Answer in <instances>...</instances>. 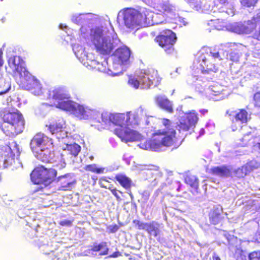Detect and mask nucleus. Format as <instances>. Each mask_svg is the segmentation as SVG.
Instances as JSON below:
<instances>
[{
  "label": "nucleus",
  "mask_w": 260,
  "mask_h": 260,
  "mask_svg": "<svg viewBox=\"0 0 260 260\" xmlns=\"http://www.w3.org/2000/svg\"><path fill=\"white\" fill-rule=\"evenodd\" d=\"M119 14L122 17L124 25L131 30L153 24L152 13L145 8H124L119 11Z\"/></svg>",
  "instance_id": "nucleus-1"
},
{
  "label": "nucleus",
  "mask_w": 260,
  "mask_h": 260,
  "mask_svg": "<svg viewBox=\"0 0 260 260\" xmlns=\"http://www.w3.org/2000/svg\"><path fill=\"white\" fill-rule=\"evenodd\" d=\"M161 122L165 128L155 132L151 139L145 142V148L154 151H159L162 147L172 146L176 140V130L172 126L171 121L166 118L161 119Z\"/></svg>",
  "instance_id": "nucleus-2"
},
{
  "label": "nucleus",
  "mask_w": 260,
  "mask_h": 260,
  "mask_svg": "<svg viewBox=\"0 0 260 260\" xmlns=\"http://www.w3.org/2000/svg\"><path fill=\"white\" fill-rule=\"evenodd\" d=\"M0 128L7 136L14 137L22 133L25 119L17 109L4 110L0 112Z\"/></svg>",
  "instance_id": "nucleus-3"
},
{
  "label": "nucleus",
  "mask_w": 260,
  "mask_h": 260,
  "mask_svg": "<svg viewBox=\"0 0 260 260\" xmlns=\"http://www.w3.org/2000/svg\"><path fill=\"white\" fill-rule=\"evenodd\" d=\"M70 94L68 90L63 87H55L48 91V99L50 106L66 111L74 108V101L70 100Z\"/></svg>",
  "instance_id": "nucleus-4"
},
{
  "label": "nucleus",
  "mask_w": 260,
  "mask_h": 260,
  "mask_svg": "<svg viewBox=\"0 0 260 260\" xmlns=\"http://www.w3.org/2000/svg\"><path fill=\"white\" fill-rule=\"evenodd\" d=\"M154 42L165 52L172 55L175 52V45L177 41L175 32L170 29H165L160 31L154 38Z\"/></svg>",
  "instance_id": "nucleus-5"
},
{
  "label": "nucleus",
  "mask_w": 260,
  "mask_h": 260,
  "mask_svg": "<svg viewBox=\"0 0 260 260\" xmlns=\"http://www.w3.org/2000/svg\"><path fill=\"white\" fill-rule=\"evenodd\" d=\"M56 176L57 171L55 169L39 166L31 172L30 178L35 184H43L47 186L55 180Z\"/></svg>",
  "instance_id": "nucleus-6"
},
{
  "label": "nucleus",
  "mask_w": 260,
  "mask_h": 260,
  "mask_svg": "<svg viewBox=\"0 0 260 260\" xmlns=\"http://www.w3.org/2000/svg\"><path fill=\"white\" fill-rule=\"evenodd\" d=\"M102 35V31L100 29H94L91 41L98 53L103 55H109L114 49L113 40L103 38Z\"/></svg>",
  "instance_id": "nucleus-7"
},
{
  "label": "nucleus",
  "mask_w": 260,
  "mask_h": 260,
  "mask_svg": "<svg viewBox=\"0 0 260 260\" xmlns=\"http://www.w3.org/2000/svg\"><path fill=\"white\" fill-rule=\"evenodd\" d=\"M6 70L8 74L11 75L14 78H21L22 73L25 74L27 71L24 66L23 59L18 55H13L8 59V68Z\"/></svg>",
  "instance_id": "nucleus-8"
},
{
  "label": "nucleus",
  "mask_w": 260,
  "mask_h": 260,
  "mask_svg": "<svg viewBox=\"0 0 260 260\" xmlns=\"http://www.w3.org/2000/svg\"><path fill=\"white\" fill-rule=\"evenodd\" d=\"M30 146L32 151H43L52 148L54 146L53 140L43 133L36 134L31 140Z\"/></svg>",
  "instance_id": "nucleus-9"
},
{
  "label": "nucleus",
  "mask_w": 260,
  "mask_h": 260,
  "mask_svg": "<svg viewBox=\"0 0 260 260\" xmlns=\"http://www.w3.org/2000/svg\"><path fill=\"white\" fill-rule=\"evenodd\" d=\"M135 115L131 112L126 113H114L109 115V120L116 125L122 126V125H131L134 124V120Z\"/></svg>",
  "instance_id": "nucleus-10"
},
{
  "label": "nucleus",
  "mask_w": 260,
  "mask_h": 260,
  "mask_svg": "<svg viewBox=\"0 0 260 260\" xmlns=\"http://www.w3.org/2000/svg\"><path fill=\"white\" fill-rule=\"evenodd\" d=\"M24 79L22 82L24 87L30 91L33 94L39 95L42 93L41 83L35 77L30 75L28 72L24 74Z\"/></svg>",
  "instance_id": "nucleus-11"
},
{
  "label": "nucleus",
  "mask_w": 260,
  "mask_h": 260,
  "mask_svg": "<svg viewBox=\"0 0 260 260\" xmlns=\"http://www.w3.org/2000/svg\"><path fill=\"white\" fill-rule=\"evenodd\" d=\"M198 121V114L194 111L189 112L181 119L177 125L180 133L188 131L193 128Z\"/></svg>",
  "instance_id": "nucleus-12"
},
{
  "label": "nucleus",
  "mask_w": 260,
  "mask_h": 260,
  "mask_svg": "<svg viewBox=\"0 0 260 260\" xmlns=\"http://www.w3.org/2000/svg\"><path fill=\"white\" fill-rule=\"evenodd\" d=\"M199 62L201 67L202 73H209L210 72L215 73L218 70V67L212 60L208 52H202L198 57Z\"/></svg>",
  "instance_id": "nucleus-13"
},
{
  "label": "nucleus",
  "mask_w": 260,
  "mask_h": 260,
  "mask_svg": "<svg viewBox=\"0 0 260 260\" xmlns=\"http://www.w3.org/2000/svg\"><path fill=\"white\" fill-rule=\"evenodd\" d=\"M114 134L117 135L122 141L126 143L139 141L141 139V135L139 133L127 127L123 126L115 129Z\"/></svg>",
  "instance_id": "nucleus-14"
},
{
  "label": "nucleus",
  "mask_w": 260,
  "mask_h": 260,
  "mask_svg": "<svg viewBox=\"0 0 260 260\" xmlns=\"http://www.w3.org/2000/svg\"><path fill=\"white\" fill-rule=\"evenodd\" d=\"M211 7L213 13L225 12L232 16L235 14L234 6L228 0H213Z\"/></svg>",
  "instance_id": "nucleus-15"
},
{
  "label": "nucleus",
  "mask_w": 260,
  "mask_h": 260,
  "mask_svg": "<svg viewBox=\"0 0 260 260\" xmlns=\"http://www.w3.org/2000/svg\"><path fill=\"white\" fill-rule=\"evenodd\" d=\"M248 112L244 109H239L232 120L231 128L233 131L240 129L250 119Z\"/></svg>",
  "instance_id": "nucleus-16"
},
{
  "label": "nucleus",
  "mask_w": 260,
  "mask_h": 260,
  "mask_svg": "<svg viewBox=\"0 0 260 260\" xmlns=\"http://www.w3.org/2000/svg\"><path fill=\"white\" fill-rule=\"evenodd\" d=\"M63 156V154L60 151L53 150L51 151V153L50 154V156L43 158V162L54 163L58 169L61 170L64 168L66 166V163Z\"/></svg>",
  "instance_id": "nucleus-17"
},
{
  "label": "nucleus",
  "mask_w": 260,
  "mask_h": 260,
  "mask_svg": "<svg viewBox=\"0 0 260 260\" xmlns=\"http://www.w3.org/2000/svg\"><path fill=\"white\" fill-rule=\"evenodd\" d=\"M260 167V164L256 160H251L247 162L240 168L237 169L235 171V175L237 178H243L253 170L258 169Z\"/></svg>",
  "instance_id": "nucleus-18"
},
{
  "label": "nucleus",
  "mask_w": 260,
  "mask_h": 260,
  "mask_svg": "<svg viewBox=\"0 0 260 260\" xmlns=\"http://www.w3.org/2000/svg\"><path fill=\"white\" fill-rule=\"evenodd\" d=\"M73 107L74 108L72 110H66V111L74 113L80 119H87L92 117L95 113L93 110L85 107L83 105L77 104L74 102Z\"/></svg>",
  "instance_id": "nucleus-19"
},
{
  "label": "nucleus",
  "mask_w": 260,
  "mask_h": 260,
  "mask_svg": "<svg viewBox=\"0 0 260 260\" xmlns=\"http://www.w3.org/2000/svg\"><path fill=\"white\" fill-rule=\"evenodd\" d=\"M57 182L61 190H68L73 188L76 183V180L73 174L68 173L59 176Z\"/></svg>",
  "instance_id": "nucleus-20"
},
{
  "label": "nucleus",
  "mask_w": 260,
  "mask_h": 260,
  "mask_svg": "<svg viewBox=\"0 0 260 260\" xmlns=\"http://www.w3.org/2000/svg\"><path fill=\"white\" fill-rule=\"evenodd\" d=\"M52 135H60L66 128V122L62 119L53 120L46 125Z\"/></svg>",
  "instance_id": "nucleus-21"
},
{
  "label": "nucleus",
  "mask_w": 260,
  "mask_h": 260,
  "mask_svg": "<svg viewBox=\"0 0 260 260\" xmlns=\"http://www.w3.org/2000/svg\"><path fill=\"white\" fill-rule=\"evenodd\" d=\"M142 71L148 78L147 82L145 84V88H150L153 84L157 85L160 83L161 78L159 76L156 70L153 69H148L143 70Z\"/></svg>",
  "instance_id": "nucleus-22"
},
{
  "label": "nucleus",
  "mask_w": 260,
  "mask_h": 260,
  "mask_svg": "<svg viewBox=\"0 0 260 260\" xmlns=\"http://www.w3.org/2000/svg\"><path fill=\"white\" fill-rule=\"evenodd\" d=\"M222 213V208L216 207L212 209L208 214L209 220L211 224L215 225L219 224L224 218Z\"/></svg>",
  "instance_id": "nucleus-23"
},
{
  "label": "nucleus",
  "mask_w": 260,
  "mask_h": 260,
  "mask_svg": "<svg viewBox=\"0 0 260 260\" xmlns=\"http://www.w3.org/2000/svg\"><path fill=\"white\" fill-rule=\"evenodd\" d=\"M115 59L120 64L127 61L130 57V50L127 47L117 48L114 54Z\"/></svg>",
  "instance_id": "nucleus-24"
},
{
  "label": "nucleus",
  "mask_w": 260,
  "mask_h": 260,
  "mask_svg": "<svg viewBox=\"0 0 260 260\" xmlns=\"http://www.w3.org/2000/svg\"><path fill=\"white\" fill-rule=\"evenodd\" d=\"M210 173L214 176L226 178L231 176V169L226 166H217L211 168Z\"/></svg>",
  "instance_id": "nucleus-25"
},
{
  "label": "nucleus",
  "mask_w": 260,
  "mask_h": 260,
  "mask_svg": "<svg viewBox=\"0 0 260 260\" xmlns=\"http://www.w3.org/2000/svg\"><path fill=\"white\" fill-rule=\"evenodd\" d=\"M158 13L167 17L175 15V9L169 4H161L157 6Z\"/></svg>",
  "instance_id": "nucleus-26"
},
{
  "label": "nucleus",
  "mask_w": 260,
  "mask_h": 260,
  "mask_svg": "<svg viewBox=\"0 0 260 260\" xmlns=\"http://www.w3.org/2000/svg\"><path fill=\"white\" fill-rule=\"evenodd\" d=\"M185 182L189 185L191 188V192L193 194L198 193L199 190V180L197 177L193 175L188 174L185 177Z\"/></svg>",
  "instance_id": "nucleus-27"
},
{
  "label": "nucleus",
  "mask_w": 260,
  "mask_h": 260,
  "mask_svg": "<svg viewBox=\"0 0 260 260\" xmlns=\"http://www.w3.org/2000/svg\"><path fill=\"white\" fill-rule=\"evenodd\" d=\"M256 27V23L255 21L248 20L240 24L239 26V30L242 34H249Z\"/></svg>",
  "instance_id": "nucleus-28"
},
{
  "label": "nucleus",
  "mask_w": 260,
  "mask_h": 260,
  "mask_svg": "<svg viewBox=\"0 0 260 260\" xmlns=\"http://www.w3.org/2000/svg\"><path fill=\"white\" fill-rule=\"evenodd\" d=\"M115 179L118 182L120 185L126 189H130L132 186V180L127 176L124 174H118L115 175Z\"/></svg>",
  "instance_id": "nucleus-29"
},
{
  "label": "nucleus",
  "mask_w": 260,
  "mask_h": 260,
  "mask_svg": "<svg viewBox=\"0 0 260 260\" xmlns=\"http://www.w3.org/2000/svg\"><path fill=\"white\" fill-rule=\"evenodd\" d=\"M159 224L154 221L147 222L145 230L148 234L156 237L160 233Z\"/></svg>",
  "instance_id": "nucleus-30"
},
{
  "label": "nucleus",
  "mask_w": 260,
  "mask_h": 260,
  "mask_svg": "<svg viewBox=\"0 0 260 260\" xmlns=\"http://www.w3.org/2000/svg\"><path fill=\"white\" fill-rule=\"evenodd\" d=\"M158 105L164 110L169 113L173 112V108L170 101L167 99L158 98L157 99Z\"/></svg>",
  "instance_id": "nucleus-31"
},
{
  "label": "nucleus",
  "mask_w": 260,
  "mask_h": 260,
  "mask_svg": "<svg viewBox=\"0 0 260 260\" xmlns=\"http://www.w3.org/2000/svg\"><path fill=\"white\" fill-rule=\"evenodd\" d=\"M102 250L100 253V255H106L108 253V248L107 247L106 242H102L100 244H93L91 248V250L94 252H98Z\"/></svg>",
  "instance_id": "nucleus-32"
},
{
  "label": "nucleus",
  "mask_w": 260,
  "mask_h": 260,
  "mask_svg": "<svg viewBox=\"0 0 260 260\" xmlns=\"http://www.w3.org/2000/svg\"><path fill=\"white\" fill-rule=\"evenodd\" d=\"M64 150H67L70 154L76 157L80 152L81 147L80 145L76 143L67 144L66 147L64 149Z\"/></svg>",
  "instance_id": "nucleus-33"
},
{
  "label": "nucleus",
  "mask_w": 260,
  "mask_h": 260,
  "mask_svg": "<svg viewBox=\"0 0 260 260\" xmlns=\"http://www.w3.org/2000/svg\"><path fill=\"white\" fill-rule=\"evenodd\" d=\"M83 169L86 171H89L96 174H101L104 171V168H98L95 164L86 165L84 167Z\"/></svg>",
  "instance_id": "nucleus-34"
},
{
  "label": "nucleus",
  "mask_w": 260,
  "mask_h": 260,
  "mask_svg": "<svg viewBox=\"0 0 260 260\" xmlns=\"http://www.w3.org/2000/svg\"><path fill=\"white\" fill-rule=\"evenodd\" d=\"M252 139V136L251 135V133L245 134L240 139V142L239 143V145L242 147L246 146L249 143L250 141Z\"/></svg>",
  "instance_id": "nucleus-35"
},
{
  "label": "nucleus",
  "mask_w": 260,
  "mask_h": 260,
  "mask_svg": "<svg viewBox=\"0 0 260 260\" xmlns=\"http://www.w3.org/2000/svg\"><path fill=\"white\" fill-rule=\"evenodd\" d=\"M127 83L132 87L137 89L139 87L140 85H141V80L139 81L134 77L130 76L128 77Z\"/></svg>",
  "instance_id": "nucleus-36"
},
{
  "label": "nucleus",
  "mask_w": 260,
  "mask_h": 260,
  "mask_svg": "<svg viewBox=\"0 0 260 260\" xmlns=\"http://www.w3.org/2000/svg\"><path fill=\"white\" fill-rule=\"evenodd\" d=\"M10 88L11 86L9 84H6L3 80L0 79V95L7 93Z\"/></svg>",
  "instance_id": "nucleus-37"
},
{
  "label": "nucleus",
  "mask_w": 260,
  "mask_h": 260,
  "mask_svg": "<svg viewBox=\"0 0 260 260\" xmlns=\"http://www.w3.org/2000/svg\"><path fill=\"white\" fill-rule=\"evenodd\" d=\"M133 223L137 229L139 230H145L147 222H143L139 220L135 219L133 221Z\"/></svg>",
  "instance_id": "nucleus-38"
},
{
  "label": "nucleus",
  "mask_w": 260,
  "mask_h": 260,
  "mask_svg": "<svg viewBox=\"0 0 260 260\" xmlns=\"http://www.w3.org/2000/svg\"><path fill=\"white\" fill-rule=\"evenodd\" d=\"M140 80H141V87L142 89H148L149 88H145V84L147 83V81H148V78L147 76L143 73V72L141 71L140 75H139Z\"/></svg>",
  "instance_id": "nucleus-39"
},
{
  "label": "nucleus",
  "mask_w": 260,
  "mask_h": 260,
  "mask_svg": "<svg viewBox=\"0 0 260 260\" xmlns=\"http://www.w3.org/2000/svg\"><path fill=\"white\" fill-rule=\"evenodd\" d=\"M257 2V0H241V4L245 7L254 6Z\"/></svg>",
  "instance_id": "nucleus-40"
},
{
  "label": "nucleus",
  "mask_w": 260,
  "mask_h": 260,
  "mask_svg": "<svg viewBox=\"0 0 260 260\" xmlns=\"http://www.w3.org/2000/svg\"><path fill=\"white\" fill-rule=\"evenodd\" d=\"M253 102L254 106L260 107V91L255 92L253 95Z\"/></svg>",
  "instance_id": "nucleus-41"
},
{
  "label": "nucleus",
  "mask_w": 260,
  "mask_h": 260,
  "mask_svg": "<svg viewBox=\"0 0 260 260\" xmlns=\"http://www.w3.org/2000/svg\"><path fill=\"white\" fill-rule=\"evenodd\" d=\"M249 260H260V251H253L249 254Z\"/></svg>",
  "instance_id": "nucleus-42"
},
{
  "label": "nucleus",
  "mask_w": 260,
  "mask_h": 260,
  "mask_svg": "<svg viewBox=\"0 0 260 260\" xmlns=\"http://www.w3.org/2000/svg\"><path fill=\"white\" fill-rule=\"evenodd\" d=\"M108 189L111 191L112 193L116 198L117 201H120L121 200L120 197L118 195L117 193L118 190L116 188L113 187L112 185H111L108 188Z\"/></svg>",
  "instance_id": "nucleus-43"
},
{
  "label": "nucleus",
  "mask_w": 260,
  "mask_h": 260,
  "mask_svg": "<svg viewBox=\"0 0 260 260\" xmlns=\"http://www.w3.org/2000/svg\"><path fill=\"white\" fill-rule=\"evenodd\" d=\"M208 55H210V56L212 57V60L214 61H215L216 58H219V60L222 59V58L220 57V55L218 51H212L210 50V52H208Z\"/></svg>",
  "instance_id": "nucleus-44"
},
{
  "label": "nucleus",
  "mask_w": 260,
  "mask_h": 260,
  "mask_svg": "<svg viewBox=\"0 0 260 260\" xmlns=\"http://www.w3.org/2000/svg\"><path fill=\"white\" fill-rule=\"evenodd\" d=\"M88 29L87 27L82 26L80 28V35L83 38H86L88 36Z\"/></svg>",
  "instance_id": "nucleus-45"
},
{
  "label": "nucleus",
  "mask_w": 260,
  "mask_h": 260,
  "mask_svg": "<svg viewBox=\"0 0 260 260\" xmlns=\"http://www.w3.org/2000/svg\"><path fill=\"white\" fill-rule=\"evenodd\" d=\"M119 229V226L116 224L110 225L108 227L109 233H114L116 232Z\"/></svg>",
  "instance_id": "nucleus-46"
},
{
  "label": "nucleus",
  "mask_w": 260,
  "mask_h": 260,
  "mask_svg": "<svg viewBox=\"0 0 260 260\" xmlns=\"http://www.w3.org/2000/svg\"><path fill=\"white\" fill-rule=\"evenodd\" d=\"M50 153H51V151H49L48 150L42 151V152L40 154V159L43 161V158L48 157L49 156H50Z\"/></svg>",
  "instance_id": "nucleus-47"
},
{
  "label": "nucleus",
  "mask_w": 260,
  "mask_h": 260,
  "mask_svg": "<svg viewBox=\"0 0 260 260\" xmlns=\"http://www.w3.org/2000/svg\"><path fill=\"white\" fill-rule=\"evenodd\" d=\"M72 223V222L69 220H63L59 222L60 225L62 226H70Z\"/></svg>",
  "instance_id": "nucleus-48"
},
{
  "label": "nucleus",
  "mask_w": 260,
  "mask_h": 260,
  "mask_svg": "<svg viewBox=\"0 0 260 260\" xmlns=\"http://www.w3.org/2000/svg\"><path fill=\"white\" fill-rule=\"evenodd\" d=\"M253 38L254 39H256L258 41H260V26L258 28V30H256L255 31V32L253 34Z\"/></svg>",
  "instance_id": "nucleus-49"
},
{
  "label": "nucleus",
  "mask_w": 260,
  "mask_h": 260,
  "mask_svg": "<svg viewBox=\"0 0 260 260\" xmlns=\"http://www.w3.org/2000/svg\"><path fill=\"white\" fill-rule=\"evenodd\" d=\"M121 255L120 253L118 251L114 252L112 254L110 255L111 257H117Z\"/></svg>",
  "instance_id": "nucleus-50"
},
{
  "label": "nucleus",
  "mask_w": 260,
  "mask_h": 260,
  "mask_svg": "<svg viewBox=\"0 0 260 260\" xmlns=\"http://www.w3.org/2000/svg\"><path fill=\"white\" fill-rule=\"evenodd\" d=\"M8 101H9V99H8ZM12 102L17 103L16 101H14L13 100H12V99L10 98V102H8V108L9 109H10V108L12 107V106H13V104L12 103Z\"/></svg>",
  "instance_id": "nucleus-51"
},
{
  "label": "nucleus",
  "mask_w": 260,
  "mask_h": 260,
  "mask_svg": "<svg viewBox=\"0 0 260 260\" xmlns=\"http://www.w3.org/2000/svg\"><path fill=\"white\" fill-rule=\"evenodd\" d=\"M255 146L256 147L257 151L260 153V142L257 143Z\"/></svg>",
  "instance_id": "nucleus-52"
},
{
  "label": "nucleus",
  "mask_w": 260,
  "mask_h": 260,
  "mask_svg": "<svg viewBox=\"0 0 260 260\" xmlns=\"http://www.w3.org/2000/svg\"><path fill=\"white\" fill-rule=\"evenodd\" d=\"M212 258L213 260H221L220 258L217 255H213Z\"/></svg>",
  "instance_id": "nucleus-53"
},
{
  "label": "nucleus",
  "mask_w": 260,
  "mask_h": 260,
  "mask_svg": "<svg viewBox=\"0 0 260 260\" xmlns=\"http://www.w3.org/2000/svg\"><path fill=\"white\" fill-rule=\"evenodd\" d=\"M2 179H3L2 174V173L0 172V182L2 181Z\"/></svg>",
  "instance_id": "nucleus-54"
},
{
  "label": "nucleus",
  "mask_w": 260,
  "mask_h": 260,
  "mask_svg": "<svg viewBox=\"0 0 260 260\" xmlns=\"http://www.w3.org/2000/svg\"><path fill=\"white\" fill-rule=\"evenodd\" d=\"M229 111H227L226 112V114H228L229 116H231V114H229Z\"/></svg>",
  "instance_id": "nucleus-55"
},
{
  "label": "nucleus",
  "mask_w": 260,
  "mask_h": 260,
  "mask_svg": "<svg viewBox=\"0 0 260 260\" xmlns=\"http://www.w3.org/2000/svg\"><path fill=\"white\" fill-rule=\"evenodd\" d=\"M225 53H226V56H227L228 55V52L225 51Z\"/></svg>",
  "instance_id": "nucleus-56"
},
{
  "label": "nucleus",
  "mask_w": 260,
  "mask_h": 260,
  "mask_svg": "<svg viewBox=\"0 0 260 260\" xmlns=\"http://www.w3.org/2000/svg\"><path fill=\"white\" fill-rule=\"evenodd\" d=\"M101 187H104V188H106V187H105V186H102V185H101Z\"/></svg>",
  "instance_id": "nucleus-57"
},
{
  "label": "nucleus",
  "mask_w": 260,
  "mask_h": 260,
  "mask_svg": "<svg viewBox=\"0 0 260 260\" xmlns=\"http://www.w3.org/2000/svg\"><path fill=\"white\" fill-rule=\"evenodd\" d=\"M120 193H122V192L121 191H118Z\"/></svg>",
  "instance_id": "nucleus-58"
},
{
  "label": "nucleus",
  "mask_w": 260,
  "mask_h": 260,
  "mask_svg": "<svg viewBox=\"0 0 260 260\" xmlns=\"http://www.w3.org/2000/svg\"><path fill=\"white\" fill-rule=\"evenodd\" d=\"M3 0H0V1H2Z\"/></svg>",
  "instance_id": "nucleus-59"
}]
</instances>
